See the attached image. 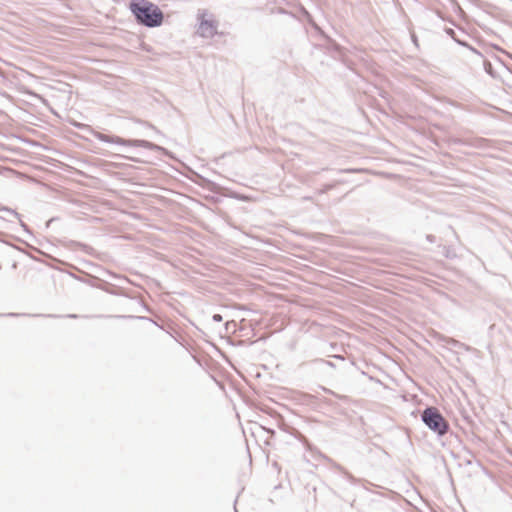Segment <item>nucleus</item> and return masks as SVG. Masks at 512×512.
<instances>
[{
	"instance_id": "nucleus-7",
	"label": "nucleus",
	"mask_w": 512,
	"mask_h": 512,
	"mask_svg": "<svg viewBox=\"0 0 512 512\" xmlns=\"http://www.w3.org/2000/svg\"><path fill=\"white\" fill-rule=\"evenodd\" d=\"M7 215H12L15 218H19V214L15 210H12L11 208H8V207H1L0 208V218L5 219Z\"/></svg>"
},
{
	"instance_id": "nucleus-22",
	"label": "nucleus",
	"mask_w": 512,
	"mask_h": 512,
	"mask_svg": "<svg viewBox=\"0 0 512 512\" xmlns=\"http://www.w3.org/2000/svg\"><path fill=\"white\" fill-rule=\"evenodd\" d=\"M127 159H130L132 161H137L135 158L126 157Z\"/></svg>"
},
{
	"instance_id": "nucleus-20",
	"label": "nucleus",
	"mask_w": 512,
	"mask_h": 512,
	"mask_svg": "<svg viewBox=\"0 0 512 512\" xmlns=\"http://www.w3.org/2000/svg\"><path fill=\"white\" fill-rule=\"evenodd\" d=\"M67 317H69V318H77L78 316L76 314H70V315H67Z\"/></svg>"
},
{
	"instance_id": "nucleus-5",
	"label": "nucleus",
	"mask_w": 512,
	"mask_h": 512,
	"mask_svg": "<svg viewBox=\"0 0 512 512\" xmlns=\"http://www.w3.org/2000/svg\"><path fill=\"white\" fill-rule=\"evenodd\" d=\"M452 143L458 145L469 146L477 149H486L490 146V141L486 138L482 137H474V138H454L451 140Z\"/></svg>"
},
{
	"instance_id": "nucleus-24",
	"label": "nucleus",
	"mask_w": 512,
	"mask_h": 512,
	"mask_svg": "<svg viewBox=\"0 0 512 512\" xmlns=\"http://www.w3.org/2000/svg\"><path fill=\"white\" fill-rule=\"evenodd\" d=\"M120 317H121V318H126L127 316H125V315H122V316H120ZM128 317L130 318L131 316H128Z\"/></svg>"
},
{
	"instance_id": "nucleus-14",
	"label": "nucleus",
	"mask_w": 512,
	"mask_h": 512,
	"mask_svg": "<svg viewBox=\"0 0 512 512\" xmlns=\"http://www.w3.org/2000/svg\"><path fill=\"white\" fill-rule=\"evenodd\" d=\"M450 343H452L454 346H464V344H461L459 341L451 339Z\"/></svg>"
},
{
	"instance_id": "nucleus-19",
	"label": "nucleus",
	"mask_w": 512,
	"mask_h": 512,
	"mask_svg": "<svg viewBox=\"0 0 512 512\" xmlns=\"http://www.w3.org/2000/svg\"><path fill=\"white\" fill-rule=\"evenodd\" d=\"M333 357L342 361L344 360V357L340 355H334Z\"/></svg>"
},
{
	"instance_id": "nucleus-3",
	"label": "nucleus",
	"mask_w": 512,
	"mask_h": 512,
	"mask_svg": "<svg viewBox=\"0 0 512 512\" xmlns=\"http://www.w3.org/2000/svg\"><path fill=\"white\" fill-rule=\"evenodd\" d=\"M94 137L104 143L109 144H117L122 146H128V147H142L146 148L152 151H158L162 152L163 154H168V151L166 148L159 146L157 144H154L147 140H140V139H124L116 135H108L101 132H95Z\"/></svg>"
},
{
	"instance_id": "nucleus-2",
	"label": "nucleus",
	"mask_w": 512,
	"mask_h": 512,
	"mask_svg": "<svg viewBox=\"0 0 512 512\" xmlns=\"http://www.w3.org/2000/svg\"><path fill=\"white\" fill-rule=\"evenodd\" d=\"M422 422L438 437L444 436L450 428L449 422L444 418L438 408L428 406L421 412Z\"/></svg>"
},
{
	"instance_id": "nucleus-15",
	"label": "nucleus",
	"mask_w": 512,
	"mask_h": 512,
	"mask_svg": "<svg viewBox=\"0 0 512 512\" xmlns=\"http://www.w3.org/2000/svg\"><path fill=\"white\" fill-rule=\"evenodd\" d=\"M356 170L354 169H343V170H339L340 173H351V172H355Z\"/></svg>"
},
{
	"instance_id": "nucleus-6",
	"label": "nucleus",
	"mask_w": 512,
	"mask_h": 512,
	"mask_svg": "<svg viewBox=\"0 0 512 512\" xmlns=\"http://www.w3.org/2000/svg\"><path fill=\"white\" fill-rule=\"evenodd\" d=\"M302 365H313V366H316V367H318L320 369L323 368L324 366L330 367V368H333V369L336 367L335 364L332 361L321 359V358L313 359L310 362L303 363Z\"/></svg>"
},
{
	"instance_id": "nucleus-8",
	"label": "nucleus",
	"mask_w": 512,
	"mask_h": 512,
	"mask_svg": "<svg viewBox=\"0 0 512 512\" xmlns=\"http://www.w3.org/2000/svg\"><path fill=\"white\" fill-rule=\"evenodd\" d=\"M483 66H484V70L487 74L491 75L494 77V70H493V67H492V64L490 61L484 59L483 60Z\"/></svg>"
},
{
	"instance_id": "nucleus-21",
	"label": "nucleus",
	"mask_w": 512,
	"mask_h": 512,
	"mask_svg": "<svg viewBox=\"0 0 512 512\" xmlns=\"http://www.w3.org/2000/svg\"><path fill=\"white\" fill-rule=\"evenodd\" d=\"M477 55H479L480 57H482V55L480 54V52L476 51L475 49H472Z\"/></svg>"
},
{
	"instance_id": "nucleus-23",
	"label": "nucleus",
	"mask_w": 512,
	"mask_h": 512,
	"mask_svg": "<svg viewBox=\"0 0 512 512\" xmlns=\"http://www.w3.org/2000/svg\"><path fill=\"white\" fill-rule=\"evenodd\" d=\"M229 324H230V322H226V324H225L227 330H228Z\"/></svg>"
},
{
	"instance_id": "nucleus-1",
	"label": "nucleus",
	"mask_w": 512,
	"mask_h": 512,
	"mask_svg": "<svg viewBox=\"0 0 512 512\" xmlns=\"http://www.w3.org/2000/svg\"><path fill=\"white\" fill-rule=\"evenodd\" d=\"M130 10L136 22L147 28L160 27L164 21V13L149 0H131Z\"/></svg>"
},
{
	"instance_id": "nucleus-18",
	"label": "nucleus",
	"mask_w": 512,
	"mask_h": 512,
	"mask_svg": "<svg viewBox=\"0 0 512 512\" xmlns=\"http://www.w3.org/2000/svg\"><path fill=\"white\" fill-rule=\"evenodd\" d=\"M427 240L430 241V242H434V236L433 235H428L427 236Z\"/></svg>"
},
{
	"instance_id": "nucleus-9",
	"label": "nucleus",
	"mask_w": 512,
	"mask_h": 512,
	"mask_svg": "<svg viewBox=\"0 0 512 512\" xmlns=\"http://www.w3.org/2000/svg\"><path fill=\"white\" fill-rule=\"evenodd\" d=\"M339 182H334V183H329V184H325L323 185V187L320 189V193L321 194H324V193H327L329 190L333 189Z\"/></svg>"
},
{
	"instance_id": "nucleus-10",
	"label": "nucleus",
	"mask_w": 512,
	"mask_h": 512,
	"mask_svg": "<svg viewBox=\"0 0 512 512\" xmlns=\"http://www.w3.org/2000/svg\"><path fill=\"white\" fill-rule=\"evenodd\" d=\"M323 390H324V392H326V393H328V394H331V395H333V396H335V397H337V398H339V399H341V400H347V399H348V397H347V396H345V395H339V394L335 393L334 391H332L331 389L323 388Z\"/></svg>"
},
{
	"instance_id": "nucleus-12",
	"label": "nucleus",
	"mask_w": 512,
	"mask_h": 512,
	"mask_svg": "<svg viewBox=\"0 0 512 512\" xmlns=\"http://www.w3.org/2000/svg\"><path fill=\"white\" fill-rule=\"evenodd\" d=\"M212 320H213L214 322H218V323H219V322H222L223 317H222V315H221V314L216 313V314H214V315L212 316Z\"/></svg>"
},
{
	"instance_id": "nucleus-17",
	"label": "nucleus",
	"mask_w": 512,
	"mask_h": 512,
	"mask_svg": "<svg viewBox=\"0 0 512 512\" xmlns=\"http://www.w3.org/2000/svg\"><path fill=\"white\" fill-rule=\"evenodd\" d=\"M20 314H17V313H8V314H1L0 316H9V317H16V316H19Z\"/></svg>"
},
{
	"instance_id": "nucleus-4",
	"label": "nucleus",
	"mask_w": 512,
	"mask_h": 512,
	"mask_svg": "<svg viewBox=\"0 0 512 512\" xmlns=\"http://www.w3.org/2000/svg\"><path fill=\"white\" fill-rule=\"evenodd\" d=\"M199 20L200 22L197 28V33L199 36L204 38H212L218 34L217 23L215 21L204 19V14L199 15Z\"/></svg>"
},
{
	"instance_id": "nucleus-16",
	"label": "nucleus",
	"mask_w": 512,
	"mask_h": 512,
	"mask_svg": "<svg viewBox=\"0 0 512 512\" xmlns=\"http://www.w3.org/2000/svg\"><path fill=\"white\" fill-rule=\"evenodd\" d=\"M20 224H21L22 228H24V230L26 232L30 233V230H29L28 226L24 222L20 221Z\"/></svg>"
},
{
	"instance_id": "nucleus-13",
	"label": "nucleus",
	"mask_w": 512,
	"mask_h": 512,
	"mask_svg": "<svg viewBox=\"0 0 512 512\" xmlns=\"http://www.w3.org/2000/svg\"><path fill=\"white\" fill-rule=\"evenodd\" d=\"M72 125L77 127V128H79V129H85V128L88 127L86 124H81V123H78V122H73Z\"/></svg>"
},
{
	"instance_id": "nucleus-11",
	"label": "nucleus",
	"mask_w": 512,
	"mask_h": 512,
	"mask_svg": "<svg viewBox=\"0 0 512 512\" xmlns=\"http://www.w3.org/2000/svg\"><path fill=\"white\" fill-rule=\"evenodd\" d=\"M340 470L343 472V474L345 475L346 479L348 481H350L351 483H356V478L350 474L349 472H347L346 470H344L343 468H340Z\"/></svg>"
}]
</instances>
